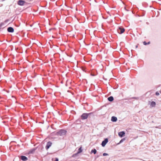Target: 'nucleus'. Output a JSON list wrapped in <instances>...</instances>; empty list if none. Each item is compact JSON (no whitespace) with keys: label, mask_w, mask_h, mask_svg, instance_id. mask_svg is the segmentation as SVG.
Wrapping results in <instances>:
<instances>
[{"label":"nucleus","mask_w":161,"mask_h":161,"mask_svg":"<svg viewBox=\"0 0 161 161\" xmlns=\"http://www.w3.org/2000/svg\"><path fill=\"white\" fill-rule=\"evenodd\" d=\"M125 31V29L121 26L119 27L117 29V31L119 34H122Z\"/></svg>","instance_id":"7ed1b4c3"},{"label":"nucleus","mask_w":161,"mask_h":161,"mask_svg":"<svg viewBox=\"0 0 161 161\" xmlns=\"http://www.w3.org/2000/svg\"><path fill=\"white\" fill-rule=\"evenodd\" d=\"M156 103L155 102L153 101H152L150 103V106L152 107H154L155 106Z\"/></svg>","instance_id":"f8f14e48"},{"label":"nucleus","mask_w":161,"mask_h":161,"mask_svg":"<svg viewBox=\"0 0 161 161\" xmlns=\"http://www.w3.org/2000/svg\"><path fill=\"white\" fill-rule=\"evenodd\" d=\"M143 44L145 45H148L150 43V42H146L145 41H144L143 42Z\"/></svg>","instance_id":"a211bd4d"},{"label":"nucleus","mask_w":161,"mask_h":161,"mask_svg":"<svg viewBox=\"0 0 161 161\" xmlns=\"http://www.w3.org/2000/svg\"><path fill=\"white\" fill-rule=\"evenodd\" d=\"M108 154L107 153H103V156H108Z\"/></svg>","instance_id":"4be33fe9"},{"label":"nucleus","mask_w":161,"mask_h":161,"mask_svg":"<svg viewBox=\"0 0 161 161\" xmlns=\"http://www.w3.org/2000/svg\"><path fill=\"white\" fill-rule=\"evenodd\" d=\"M79 154V153H78L77 152V153L73 154L72 155V157H76L77 156V155H78V154Z\"/></svg>","instance_id":"6ab92c4d"},{"label":"nucleus","mask_w":161,"mask_h":161,"mask_svg":"<svg viewBox=\"0 0 161 161\" xmlns=\"http://www.w3.org/2000/svg\"><path fill=\"white\" fill-rule=\"evenodd\" d=\"M108 100L109 101L111 102L114 100V98L113 96H111L108 98Z\"/></svg>","instance_id":"4468645a"},{"label":"nucleus","mask_w":161,"mask_h":161,"mask_svg":"<svg viewBox=\"0 0 161 161\" xmlns=\"http://www.w3.org/2000/svg\"><path fill=\"white\" fill-rule=\"evenodd\" d=\"M108 142V138H106L104 139V140H103L101 143V145L103 147H104L106 145Z\"/></svg>","instance_id":"20e7f679"},{"label":"nucleus","mask_w":161,"mask_h":161,"mask_svg":"<svg viewBox=\"0 0 161 161\" xmlns=\"http://www.w3.org/2000/svg\"><path fill=\"white\" fill-rule=\"evenodd\" d=\"M92 115H93L92 112L89 113H84L81 115L80 117L81 119L83 120L87 119L88 117L91 118Z\"/></svg>","instance_id":"f257e3e1"},{"label":"nucleus","mask_w":161,"mask_h":161,"mask_svg":"<svg viewBox=\"0 0 161 161\" xmlns=\"http://www.w3.org/2000/svg\"><path fill=\"white\" fill-rule=\"evenodd\" d=\"M4 23L3 22H1L0 24V27H1L4 25Z\"/></svg>","instance_id":"412c9836"},{"label":"nucleus","mask_w":161,"mask_h":161,"mask_svg":"<svg viewBox=\"0 0 161 161\" xmlns=\"http://www.w3.org/2000/svg\"><path fill=\"white\" fill-rule=\"evenodd\" d=\"M7 21H8V20H6L5 21H6V22H7Z\"/></svg>","instance_id":"c85d7f7f"},{"label":"nucleus","mask_w":161,"mask_h":161,"mask_svg":"<svg viewBox=\"0 0 161 161\" xmlns=\"http://www.w3.org/2000/svg\"><path fill=\"white\" fill-rule=\"evenodd\" d=\"M67 132V131L66 130L64 129H61L56 132V135L57 136H63L65 135Z\"/></svg>","instance_id":"f03ea898"},{"label":"nucleus","mask_w":161,"mask_h":161,"mask_svg":"<svg viewBox=\"0 0 161 161\" xmlns=\"http://www.w3.org/2000/svg\"><path fill=\"white\" fill-rule=\"evenodd\" d=\"M25 1L23 0H19L17 2V4L21 6H23L24 5Z\"/></svg>","instance_id":"39448f33"},{"label":"nucleus","mask_w":161,"mask_h":161,"mask_svg":"<svg viewBox=\"0 0 161 161\" xmlns=\"http://www.w3.org/2000/svg\"><path fill=\"white\" fill-rule=\"evenodd\" d=\"M125 132L124 131H121L118 133V135L120 137H122L125 136Z\"/></svg>","instance_id":"6e6552de"},{"label":"nucleus","mask_w":161,"mask_h":161,"mask_svg":"<svg viewBox=\"0 0 161 161\" xmlns=\"http://www.w3.org/2000/svg\"><path fill=\"white\" fill-rule=\"evenodd\" d=\"M54 161H58V159L57 158H56Z\"/></svg>","instance_id":"b1692460"},{"label":"nucleus","mask_w":161,"mask_h":161,"mask_svg":"<svg viewBox=\"0 0 161 161\" xmlns=\"http://www.w3.org/2000/svg\"><path fill=\"white\" fill-rule=\"evenodd\" d=\"M117 118L116 117L114 116H113L112 117L111 120L112 122H115L117 121Z\"/></svg>","instance_id":"9b49d317"},{"label":"nucleus","mask_w":161,"mask_h":161,"mask_svg":"<svg viewBox=\"0 0 161 161\" xmlns=\"http://www.w3.org/2000/svg\"><path fill=\"white\" fill-rule=\"evenodd\" d=\"M132 98H133V99H137V98L136 97H133Z\"/></svg>","instance_id":"393cba45"},{"label":"nucleus","mask_w":161,"mask_h":161,"mask_svg":"<svg viewBox=\"0 0 161 161\" xmlns=\"http://www.w3.org/2000/svg\"><path fill=\"white\" fill-rule=\"evenodd\" d=\"M99 155H97L96 156V158H98V157H99Z\"/></svg>","instance_id":"a878e982"},{"label":"nucleus","mask_w":161,"mask_h":161,"mask_svg":"<svg viewBox=\"0 0 161 161\" xmlns=\"http://www.w3.org/2000/svg\"><path fill=\"white\" fill-rule=\"evenodd\" d=\"M20 159L23 161H26L28 160L27 158L25 156L21 155L20 156Z\"/></svg>","instance_id":"9d476101"},{"label":"nucleus","mask_w":161,"mask_h":161,"mask_svg":"<svg viewBox=\"0 0 161 161\" xmlns=\"http://www.w3.org/2000/svg\"><path fill=\"white\" fill-rule=\"evenodd\" d=\"M125 140V138H123L122 139H121L120 141H119V143H121L122 142Z\"/></svg>","instance_id":"aec40b11"},{"label":"nucleus","mask_w":161,"mask_h":161,"mask_svg":"<svg viewBox=\"0 0 161 161\" xmlns=\"http://www.w3.org/2000/svg\"><path fill=\"white\" fill-rule=\"evenodd\" d=\"M90 75L92 76H95L97 75V71H94L91 72Z\"/></svg>","instance_id":"ddd939ff"},{"label":"nucleus","mask_w":161,"mask_h":161,"mask_svg":"<svg viewBox=\"0 0 161 161\" xmlns=\"http://www.w3.org/2000/svg\"><path fill=\"white\" fill-rule=\"evenodd\" d=\"M82 147L81 146L78 149V152H77L78 153H79V154L81 153L82 152Z\"/></svg>","instance_id":"2eb2a0df"},{"label":"nucleus","mask_w":161,"mask_h":161,"mask_svg":"<svg viewBox=\"0 0 161 161\" xmlns=\"http://www.w3.org/2000/svg\"><path fill=\"white\" fill-rule=\"evenodd\" d=\"M39 149L40 151L42 152L44 149V147L42 146H40L39 147Z\"/></svg>","instance_id":"f3484780"},{"label":"nucleus","mask_w":161,"mask_h":161,"mask_svg":"<svg viewBox=\"0 0 161 161\" xmlns=\"http://www.w3.org/2000/svg\"><path fill=\"white\" fill-rule=\"evenodd\" d=\"M155 95L157 96H158L159 95V93L158 92H155Z\"/></svg>","instance_id":"5701e85b"},{"label":"nucleus","mask_w":161,"mask_h":161,"mask_svg":"<svg viewBox=\"0 0 161 161\" xmlns=\"http://www.w3.org/2000/svg\"><path fill=\"white\" fill-rule=\"evenodd\" d=\"M38 147H36L34 148H33L32 149H31L30 150L29 152V154H33L34 153L35 151L37 149Z\"/></svg>","instance_id":"0eeeda50"},{"label":"nucleus","mask_w":161,"mask_h":161,"mask_svg":"<svg viewBox=\"0 0 161 161\" xmlns=\"http://www.w3.org/2000/svg\"><path fill=\"white\" fill-rule=\"evenodd\" d=\"M137 47H138V46L137 45H136V47L137 48Z\"/></svg>","instance_id":"cd10ccee"},{"label":"nucleus","mask_w":161,"mask_h":161,"mask_svg":"<svg viewBox=\"0 0 161 161\" xmlns=\"http://www.w3.org/2000/svg\"><path fill=\"white\" fill-rule=\"evenodd\" d=\"M14 29L11 27H8L7 28V31L9 32L13 33L14 32Z\"/></svg>","instance_id":"1a4fd4ad"},{"label":"nucleus","mask_w":161,"mask_h":161,"mask_svg":"<svg viewBox=\"0 0 161 161\" xmlns=\"http://www.w3.org/2000/svg\"><path fill=\"white\" fill-rule=\"evenodd\" d=\"M103 79L105 80H107V79H105V78H104V77L103 78Z\"/></svg>","instance_id":"bb28decb"},{"label":"nucleus","mask_w":161,"mask_h":161,"mask_svg":"<svg viewBox=\"0 0 161 161\" xmlns=\"http://www.w3.org/2000/svg\"><path fill=\"white\" fill-rule=\"evenodd\" d=\"M97 152V150L95 148H94L92 150L91 152V153H93L94 154H95Z\"/></svg>","instance_id":"dca6fc26"},{"label":"nucleus","mask_w":161,"mask_h":161,"mask_svg":"<svg viewBox=\"0 0 161 161\" xmlns=\"http://www.w3.org/2000/svg\"><path fill=\"white\" fill-rule=\"evenodd\" d=\"M52 144V142L50 141H49L47 142L46 145L45 147L46 149L47 150L50 147H51Z\"/></svg>","instance_id":"423d86ee"}]
</instances>
